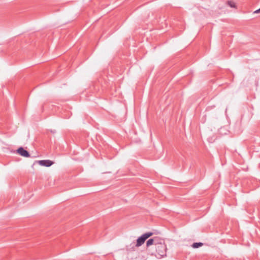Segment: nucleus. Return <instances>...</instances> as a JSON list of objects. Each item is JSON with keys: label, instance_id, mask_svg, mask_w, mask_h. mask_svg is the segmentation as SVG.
Segmentation results:
<instances>
[{"label": "nucleus", "instance_id": "f257e3e1", "mask_svg": "<svg viewBox=\"0 0 260 260\" xmlns=\"http://www.w3.org/2000/svg\"><path fill=\"white\" fill-rule=\"evenodd\" d=\"M156 254L155 255L159 258L166 256L167 247L163 240L160 239L154 246Z\"/></svg>", "mask_w": 260, "mask_h": 260}, {"label": "nucleus", "instance_id": "f03ea898", "mask_svg": "<svg viewBox=\"0 0 260 260\" xmlns=\"http://www.w3.org/2000/svg\"><path fill=\"white\" fill-rule=\"evenodd\" d=\"M152 235V232H147L143 234L137 239L135 246L137 247L141 246L143 244H144L145 240L151 237Z\"/></svg>", "mask_w": 260, "mask_h": 260}, {"label": "nucleus", "instance_id": "7ed1b4c3", "mask_svg": "<svg viewBox=\"0 0 260 260\" xmlns=\"http://www.w3.org/2000/svg\"><path fill=\"white\" fill-rule=\"evenodd\" d=\"M160 240V239H158L157 237L149 239L146 242V246L147 247L151 245L155 246Z\"/></svg>", "mask_w": 260, "mask_h": 260}, {"label": "nucleus", "instance_id": "20e7f679", "mask_svg": "<svg viewBox=\"0 0 260 260\" xmlns=\"http://www.w3.org/2000/svg\"><path fill=\"white\" fill-rule=\"evenodd\" d=\"M37 162L41 166H45V167H50L54 164L53 161H52L50 160H48V159L47 160H39Z\"/></svg>", "mask_w": 260, "mask_h": 260}, {"label": "nucleus", "instance_id": "39448f33", "mask_svg": "<svg viewBox=\"0 0 260 260\" xmlns=\"http://www.w3.org/2000/svg\"><path fill=\"white\" fill-rule=\"evenodd\" d=\"M17 153L20 154V155L25 157H28L29 156V153L28 151L25 150L23 147H19L17 150Z\"/></svg>", "mask_w": 260, "mask_h": 260}, {"label": "nucleus", "instance_id": "423d86ee", "mask_svg": "<svg viewBox=\"0 0 260 260\" xmlns=\"http://www.w3.org/2000/svg\"><path fill=\"white\" fill-rule=\"evenodd\" d=\"M203 245V243L201 242H196L193 243L192 245V247L193 248H198L201 246H202Z\"/></svg>", "mask_w": 260, "mask_h": 260}, {"label": "nucleus", "instance_id": "0eeeda50", "mask_svg": "<svg viewBox=\"0 0 260 260\" xmlns=\"http://www.w3.org/2000/svg\"><path fill=\"white\" fill-rule=\"evenodd\" d=\"M226 4L232 8L236 7V4L234 1H226Z\"/></svg>", "mask_w": 260, "mask_h": 260}, {"label": "nucleus", "instance_id": "6e6552de", "mask_svg": "<svg viewBox=\"0 0 260 260\" xmlns=\"http://www.w3.org/2000/svg\"><path fill=\"white\" fill-rule=\"evenodd\" d=\"M259 13H260V8L253 12L254 14H257Z\"/></svg>", "mask_w": 260, "mask_h": 260}]
</instances>
